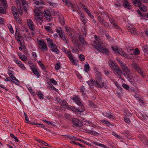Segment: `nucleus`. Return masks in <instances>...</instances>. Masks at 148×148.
<instances>
[{"mask_svg": "<svg viewBox=\"0 0 148 148\" xmlns=\"http://www.w3.org/2000/svg\"><path fill=\"white\" fill-rule=\"evenodd\" d=\"M97 75L95 80V86L99 88L104 87L106 88V84L102 82L103 78L102 75L99 73L97 74Z\"/></svg>", "mask_w": 148, "mask_h": 148, "instance_id": "obj_1", "label": "nucleus"}, {"mask_svg": "<svg viewBox=\"0 0 148 148\" xmlns=\"http://www.w3.org/2000/svg\"><path fill=\"white\" fill-rule=\"evenodd\" d=\"M94 42L95 44V45H94V46L96 49L99 50L102 53L108 54V50L104 47H101V41H99L98 39H96L94 41Z\"/></svg>", "mask_w": 148, "mask_h": 148, "instance_id": "obj_2", "label": "nucleus"}, {"mask_svg": "<svg viewBox=\"0 0 148 148\" xmlns=\"http://www.w3.org/2000/svg\"><path fill=\"white\" fill-rule=\"evenodd\" d=\"M110 68L113 71L114 73L119 77L121 76V70L119 68L118 65L116 64H113L110 65Z\"/></svg>", "mask_w": 148, "mask_h": 148, "instance_id": "obj_3", "label": "nucleus"}, {"mask_svg": "<svg viewBox=\"0 0 148 148\" xmlns=\"http://www.w3.org/2000/svg\"><path fill=\"white\" fill-rule=\"evenodd\" d=\"M118 62L124 72L123 73V75L125 76L126 75L127 76L130 74V71L128 69L127 67L126 64L120 60H119Z\"/></svg>", "mask_w": 148, "mask_h": 148, "instance_id": "obj_4", "label": "nucleus"}, {"mask_svg": "<svg viewBox=\"0 0 148 148\" xmlns=\"http://www.w3.org/2000/svg\"><path fill=\"white\" fill-rule=\"evenodd\" d=\"M38 48L42 51H47L48 50L47 44L43 40H40L38 42Z\"/></svg>", "mask_w": 148, "mask_h": 148, "instance_id": "obj_5", "label": "nucleus"}, {"mask_svg": "<svg viewBox=\"0 0 148 148\" xmlns=\"http://www.w3.org/2000/svg\"><path fill=\"white\" fill-rule=\"evenodd\" d=\"M72 121L74 126L80 127L83 125V123L82 121L77 119L73 118L72 119Z\"/></svg>", "mask_w": 148, "mask_h": 148, "instance_id": "obj_6", "label": "nucleus"}, {"mask_svg": "<svg viewBox=\"0 0 148 148\" xmlns=\"http://www.w3.org/2000/svg\"><path fill=\"white\" fill-rule=\"evenodd\" d=\"M98 20L100 23L104 27H108L109 26L108 23L106 22L101 16H98Z\"/></svg>", "mask_w": 148, "mask_h": 148, "instance_id": "obj_7", "label": "nucleus"}, {"mask_svg": "<svg viewBox=\"0 0 148 148\" xmlns=\"http://www.w3.org/2000/svg\"><path fill=\"white\" fill-rule=\"evenodd\" d=\"M71 99L72 100L75 101V102H76V104L79 106L81 107H83V104L81 102V99H79L78 97L76 96H74Z\"/></svg>", "mask_w": 148, "mask_h": 148, "instance_id": "obj_8", "label": "nucleus"}, {"mask_svg": "<svg viewBox=\"0 0 148 148\" xmlns=\"http://www.w3.org/2000/svg\"><path fill=\"white\" fill-rule=\"evenodd\" d=\"M139 104L141 107V108L142 109H143L146 107V101L144 98L140 96H139Z\"/></svg>", "mask_w": 148, "mask_h": 148, "instance_id": "obj_9", "label": "nucleus"}, {"mask_svg": "<svg viewBox=\"0 0 148 148\" xmlns=\"http://www.w3.org/2000/svg\"><path fill=\"white\" fill-rule=\"evenodd\" d=\"M139 138H140V140L145 145L148 146V139L146 138L145 135L140 134L139 135Z\"/></svg>", "mask_w": 148, "mask_h": 148, "instance_id": "obj_10", "label": "nucleus"}, {"mask_svg": "<svg viewBox=\"0 0 148 148\" xmlns=\"http://www.w3.org/2000/svg\"><path fill=\"white\" fill-rule=\"evenodd\" d=\"M27 23L30 29L32 31L34 30L35 27L33 21L31 20L28 19L27 20Z\"/></svg>", "mask_w": 148, "mask_h": 148, "instance_id": "obj_11", "label": "nucleus"}, {"mask_svg": "<svg viewBox=\"0 0 148 148\" xmlns=\"http://www.w3.org/2000/svg\"><path fill=\"white\" fill-rule=\"evenodd\" d=\"M111 47L112 50L115 52H117L118 53L120 54L121 55H123L124 52L122 51V49H118V47H115L113 46H112Z\"/></svg>", "mask_w": 148, "mask_h": 148, "instance_id": "obj_12", "label": "nucleus"}, {"mask_svg": "<svg viewBox=\"0 0 148 148\" xmlns=\"http://www.w3.org/2000/svg\"><path fill=\"white\" fill-rule=\"evenodd\" d=\"M34 3L36 5L35 6L36 8H42V5L44 4V2L42 0H35L34 1Z\"/></svg>", "mask_w": 148, "mask_h": 148, "instance_id": "obj_13", "label": "nucleus"}, {"mask_svg": "<svg viewBox=\"0 0 148 148\" xmlns=\"http://www.w3.org/2000/svg\"><path fill=\"white\" fill-rule=\"evenodd\" d=\"M44 14L45 16L46 17L47 19L50 21L51 18V15L50 12L47 10H45L44 12Z\"/></svg>", "mask_w": 148, "mask_h": 148, "instance_id": "obj_14", "label": "nucleus"}, {"mask_svg": "<svg viewBox=\"0 0 148 148\" xmlns=\"http://www.w3.org/2000/svg\"><path fill=\"white\" fill-rule=\"evenodd\" d=\"M123 5L125 8L128 9L131 8V6L130 4L127 0H123Z\"/></svg>", "mask_w": 148, "mask_h": 148, "instance_id": "obj_15", "label": "nucleus"}, {"mask_svg": "<svg viewBox=\"0 0 148 148\" xmlns=\"http://www.w3.org/2000/svg\"><path fill=\"white\" fill-rule=\"evenodd\" d=\"M127 29L132 34H135L136 33V30L135 28L133 27L131 25L127 26Z\"/></svg>", "mask_w": 148, "mask_h": 148, "instance_id": "obj_16", "label": "nucleus"}, {"mask_svg": "<svg viewBox=\"0 0 148 148\" xmlns=\"http://www.w3.org/2000/svg\"><path fill=\"white\" fill-rule=\"evenodd\" d=\"M47 40L48 42V45L50 48H52V47L53 46L55 47L56 46V45L53 44V41L52 39L48 38L47 39Z\"/></svg>", "mask_w": 148, "mask_h": 148, "instance_id": "obj_17", "label": "nucleus"}, {"mask_svg": "<svg viewBox=\"0 0 148 148\" xmlns=\"http://www.w3.org/2000/svg\"><path fill=\"white\" fill-rule=\"evenodd\" d=\"M102 114L107 118L109 119H113L114 117V115L112 113L110 112H106L105 113V114L104 113H102Z\"/></svg>", "mask_w": 148, "mask_h": 148, "instance_id": "obj_18", "label": "nucleus"}, {"mask_svg": "<svg viewBox=\"0 0 148 148\" xmlns=\"http://www.w3.org/2000/svg\"><path fill=\"white\" fill-rule=\"evenodd\" d=\"M139 9L143 12H146L147 11V8L144 5H142L141 2L139 1Z\"/></svg>", "mask_w": 148, "mask_h": 148, "instance_id": "obj_19", "label": "nucleus"}, {"mask_svg": "<svg viewBox=\"0 0 148 148\" xmlns=\"http://www.w3.org/2000/svg\"><path fill=\"white\" fill-rule=\"evenodd\" d=\"M78 13L79 15L80 16L81 19L84 24H85L86 23V20L84 18V14L80 11H79L78 12Z\"/></svg>", "mask_w": 148, "mask_h": 148, "instance_id": "obj_20", "label": "nucleus"}, {"mask_svg": "<svg viewBox=\"0 0 148 148\" xmlns=\"http://www.w3.org/2000/svg\"><path fill=\"white\" fill-rule=\"evenodd\" d=\"M56 14L59 16H58V20L61 23L62 25H64V22L63 16L61 15L60 14H59V12L57 13Z\"/></svg>", "mask_w": 148, "mask_h": 148, "instance_id": "obj_21", "label": "nucleus"}, {"mask_svg": "<svg viewBox=\"0 0 148 148\" xmlns=\"http://www.w3.org/2000/svg\"><path fill=\"white\" fill-rule=\"evenodd\" d=\"M14 17V18L16 21L17 23H20L21 22V20L19 18V15L18 14V12L13 14Z\"/></svg>", "mask_w": 148, "mask_h": 148, "instance_id": "obj_22", "label": "nucleus"}, {"mask_svg": "<svg viewBox=\"0 0 148 148\" xmlns=\"http://www.w3.org/2000/svg\"><path fill=\"white\" fill-rule=\"evenodd\" d=\"M4 8L2 5H0V14H5L6 13V8Z\"/></svg>", "mask_w": 148, "mask_h": 148, "instance_id": "obj_23", "label": "nucleus"}, {"mask_svg": "<svg viewBox=\"0 0 148 148\" xmlns=\"http://www.w3.org/2000/svg\"><path fill=\"white\" fill-rule=\"evenodd\" d=\"M34 12L36 16H42V13L41 12L40 10L37 8L34 10Z\"/></svg>", "mask_w": 148, "mask_h": 148, "instance_id": "obj_24", "label": "nucleus"}, {"mask_svg": "<svg viewBox=\"0 0 148 148\" xmlns=\"http://www.w3.org/2000/svg\"><path fill=\"white\" fill-rule=\"evenodd\" d=\"M65 29L67 32V34L70 36H71L72 34L71 32V30L70 28L68 26H66L65 27Z\"/></svg>", "mask_w": 148, "mask_h": 148, "instance_id": "obj_25", "label": "nucleus"}, {"mask_svg": "<svg viewBox=\"0 0 148 148\" xmlns=\"http://www.w3.org/2000/svg\"><path fill=\"white\" fill-rule=\"evenodd\" d=\"M132 67L133 69L137 71L138 72H139L138 65V64L134 63L132 64Z\"/></svg>", "mask_w": 148, "mask_h": 148, "instance_id": "obj_26", "label": "nucleus"}, {"mask_svg": "<svg viewBox=\"0 0 148 148\" xmlns=\"http://www.w3.org/2000/svg\"><path fill=\"white\" fill-rule=\"evenodd\" d=\"M139 75L143 78H145L146 76L145 72L142 69L139 68Z\"/></svg>", "mask_w": 148, "mask_h": 148, "instance_id": "obj_27", "label": "nucleus"}, {"mask_svg": "<svg viewBox=\"0 0 148 148\" xmlns=\"http://www.w3.org/2000/svg\"><path fill=\"white\" fill-rule=\"evenodd\" d=\"M0 5H1L4 7V8H7L8 7V4L6 0H0Z\"/></svg>", "mask_w": 148, "mask_h": 148, "instance_id": "obj_28", "label": "nucleus"}, {"mask_svg": "<svg viewBox=\"0 0 148 148\" xmlns=\"http://www.w3.org/2000/svg\"><path fill=\"white\" fill-rule=\"evenodd\" d=\"M124 114L127 116H130L132 115V113L126 110H125L123 111Z\"/></svg>", "mask_w": 148, "mask_h": 148, "instance_id": "obj_29", "label": "nucleus"}, {"mask_svg": "<svg viewBox=\"0 0 148 148\" xmlns=\"http://www.w3.org/2000/svg\"><path fill=\"white\" fill-rule=\"evenodd\" d=\"M51 50L53 52L55 53L56 54H58L60 53L59 51L57 48L56 45L52 47V48H51Z\"/></svg>", "mask_w": 148, "mask_h": 148, "instance_id": "obj_30", "label": "nucleus"}, {"mask_svg": "<svg viewBox=\"0 0 148 148\" xmlns=\"http://www.w3.org/2000/svg\"><path fill=\"white\" fill-rule=\"evenodd\" d=\"M79 39L82 45H86V43L84 39L82 36H79Z\"/></svg>", "mask_w": 148, "mask_h": 148, "instance_id": "obj_31", "label": "nucleus"}, {"mask_svg": "<svg viewBox=\"0 0 148 148\" xmlns=\"http://www.w3.org/2000/svg\"><path fill=\"white\" fill-rule=\"evenodd\" d=\"M21 2L22 3V5L23 6V8L24 10L26 11L27 8V4L25 0H21Z\"/></svg>", "mask_w": 148, "mask_h": 148, "instance_id": "obj_32", "label": "nucleus"}, {"mask_svg": "<svg viewBox=\"0 0 148 148\" xmlns=\"http://www.w3.org/2000/svg\"><path fill=\"white\" fill-rule=\"evenodd\" d=\"M60 37L64 41V42L66 44H68V41L66 40V36H65L63 34H60Z\"/></svg>", "mask_w": 148, "mask_h": 148, "instance_id": "obj_33", "label": "nucleus"}, {"mask_svg": "<svg viewBox=\"0 0 148 148\" xmlns=\"http://www.w3.org/2000/svg\"><path fill=\"white\" fill-rule=\"evenodd\" d=\"M95 81H93L92 79H91L90 81H88L87 83L88 84L89 86L91 88H92V86L93 85H94L95 86Z\"/></svg>", "mask_w": 148, "mask_h": 148, "instance_id": "obj_34", "label": "nucleus"}, {"mask_svg": "<svg viewBox=\"0 0 148 148\" xmlns=\"http://www.w3.org/2000/svg\"><path fill=\"white\" fill-rule=\"evenodd\" d=\"M31 70L34 73V74H35L36 76L38 77L39 75V73L37 70V69L34 67L32 68Z\"/></svg>", "mask_w": 148, "mask_h": 148, "instance_id": "obj_35", "label": "nucleus"}, {"mask_svg": "<svg viewBox=\"0 0 148 148\" xmlns=\"http://www.w3.org/2000/svg\"><path fill=\"white\" fill-rule=\"evenodd\" d=\"M82 129L83 130H84V131L87 133L93 134L94 132L93 131L87 130L86 128H85L84 126L82 127Z\"/></svg>", "mask_w": 148, "mask_h": 148, "instance_id": "obj_36", "label": "nucleus"}, {"mask_svg": "<svg viewBox=\"0 0 148 148\" xmlns=\"http://www.w3.org/2000/svg\"><path fill=\"white\" fill-rule=\"evenodd\" d=\"M110 22L114 26V28L119 29H120V27L117 24L115 23L114 22L113 20L112 19H110Z\"/></svg>", "mask_w": 148, "mask_h": 148, "instance_id": "obj_37", "label": "nucleus"}, {"mask_svg": "<svg viewBox=\"0 0 148 148\" xmlns=\"http://www.w3.org/2000/svg\"><path fill=\"white\" fill-rule=\"evenodd\" d=\"M36 93L40 99H43V95L40 91H37Z\"/></svg>", "mask_w": 148, "mask_h": 148, "instance_id": "obj_38", "label": "nucleus"}, {"mask_svg": "<svg viewBox=\"0 0 148 148\" xmlns=\"http://www.w3.org/2000/svg\"><path fill=\"white\" fill-rule=\"evenodd\" d=\"M21 59L23 61H25L27 59V57L24 55H22L21 54L18 55Z\"/></svg>", "mask_w": 148, "mask_h": 148, "instance_id": "obj_39", "label": "nucleus"}, {"mask_svg": "<svg viewBox=\"0 0 148 148\" xmlns=\"http://www.w3.org/2000/svg\"><path fill=\"white\" fill-rule=\"evenodd\" d=\"M139 16L142 17L141 19L144 18H143L147 17L148 18V13L144 14L139 11Z\"/></svg>", "mask_w": 148, "mask_h": 148, "instance_id": "obj_40", "label": "nucleus"}, {"mask_svg": "<svg viewBox=\"0 0 148 148\" xmlns=\"http://www.w3.org/2000/svg\"><path fill=\"white\" fill-rule=\"evenodd\" d=\"M101 15L103 16L104 18H109V21H110V19L109 16V15L108 14L106 13L105 12H102L101 13Z\"/></svg>", "mask_w": 148, "mask_h": 148, "instance_id": "obj_41", "label": "nucleus"}, {"mask_svg": "<svg viewBox=\"0 0 148 148\" xmlns=\"http://www.w3.org/2000/svg\"><path fill=\"white\" fill-rule=\"evenodd\" d=\"M90 66L88 64H86L84 66V69L86 72H87L89 70Z\"/></svg>", "mask_w": 148, "mask_h": 148, "instance_id": "obj_42", "label": "nucleus"}, {"mask_svg": "<svg viewBox=\"0 0 148 148\" xmlns=\"http://www.w3.org/2000/svg\"><path fill=\"white\" fill-rule=\"evenodd\" d=\"M45 28L46 31L48 32H52V29L50 27L48 26H46L45 27Z\"/></svg>", "mask_w": 148, "mask_h": 148, "instance_id": "obj_43", "label": "nucleus"}, {"mask_svg": "<svg viewBox=\"0 0 148 148\" xmlns=\"http://www.w3.org/2000/svg\"><path fill=\"white\" fill-rule=\"evenodd\" d=\"M134 5L136 7L139 5V0H132Z\"/></svg>", "mask_w": 148, "mask_h": 148, "instance_id": "obj_44", "label": "nucleus"}, {"mask_svg": "<svg viewBox=\"0 0 148 148\" xmlns=\"http://www.w3.org/2000/svg\"><path fill=\"white\" fill-rule=\"evenodd\" d=\"M82 107V108H76L75 109V110L77 112H83L85 110V108L83 107Z\"/></svg>", "mask_w": 148, "mask_h": 148, "instance_id": "obj_45", "label": "nucleus"}, {"mask_svg": "<svg viewBox=\"0 0 148 148\" xmlns=\"http://www.w3.org/2000/svg\"><path fill=\"white\" fill-rule=\"evenodd\" d=\"M78 57L79 60L81 61H84L85 59L84 56L82 54H80L79 55Z\"/></svg>", "mask_w": 148, "mask_h": 148, "instance_id": "obj_46", "label": "nucleus"}, {"mask_svg": "<svg viewBox=\"0 0 148 148\" xmlns=\"http://www.w3.org/2000/svg\"><path fill=\"white\" fill-rule=\"evenodd\" d=\"M11 10L12 11L13 14H15V13L18 12L16 8L14 6L12 7L11 9Z\"/></svg>", "mask_w": 148, "mask_h": 148, "instance_id": "obj_47", "label": "nucleus"}, {"mask_svg": "<svg viewBox=\"0 0 148 148\" xmlns=\"http://www.w3.org/2000/svg\"><path fill=\"white\" fill-rule=\"evenodd\" d=\"M142 49L145 52L148 54V47L143 46L142 47Z\"/></svg>", "mask_w": 148, "mask_h": 148, "instance_id": "obj_48", "label": "nucleus"}, {"mask_svg": "<svg viewBox=\"0 0 148 148\" xmlns=\"http://www.w3.org/2000/svg\"><path fill=\"white\" fill-rule=\"evenodd\" d=\"M47 84L49 85V87L53 90H55L56 88L49 82H47Z\"/></svg>", "mask_w": 148, "mask_h": 148, "instance_id": "obj_49", "label": "nucleus"}, {"mask_svg": "<svg viewBox=\"0 0 148 148\" xmlns=\"http://www.w3.org/2000/svg\"><path fill=\"white\" fill-rule=\"evenodd\" d=\"M56 32H57L59 34V36L62 34V30L61 27H59L57 28L56 29Z\"/></svg>", "mask_w": 148, "mask_h": 148, "instance_id": "obj_50", "label": "nucleus"}, {"mask_svg": "<svg viewBox=\"0 0 148 148\" xmlns=\"http://www.w3.org/2000/svg\"><path fill=\"white\" fill-rule=\"evenodd\" d=\"M122 86L123 88L126 90H128L129 88V86L125 84H122Z\"/></svg>", "mask_w": 148, "mask_h": 148, "instance_id": "obj_51", "label": "nucleus"}, {"mask_svg": "<svg viewBox=\"0 0 148 148\" xmlns=\"http://www.w3.org/2000/svg\"><path fill=\"white\" fill-rule=\"evenodd\" d=\"M12 80H15L16 82H15L14 81H13L12 82L14 83H15L16 84H17L18 83V80L14 76V75L12 77H11Z\"/></svg>", "mask_w": 148, "mask_h": 148, "instance_id": "obj_52", "label": "nucleus"}, {"mask_svg": "<svg viewBox=\"0 0 148 148\" xmlns=\"http://www.w3.org/2000/svg\"><path fill=\"white\" fill-rule=\"evenodd\" d=\"M10 136L12 138H13L14 139H15V141L16 142H18V140L17 139V138L15 136H14L13 134H12L11 133L10 134Z\"/></svg>", "mask_w": 148, "mask_h": 148, "instance_id": "obj_53", "label": "nucleus"}, {"mask_svg": "<svg viewBox=\"0 0 148 148\" xmlns=\"http://www.w3.org/2000/svg\"><path fill=\"white\" fill-rule=\"evenodd\" d=\"M70 61H71V63L72 64L75 66L77 65V62L74 58L70 60Z\"/></svg>", "mask_w": 148, "mask_h": 148, "instance_id": "obj_54", "label": "nucleus"}, {"mask_svg": "<svg viewBox=\"0 0 148 148\" xmlns=\"http://www.w3.org/2000/svg\"><path fill=\"white\" fill-rule=\"evenodd\" d=\"M67 56L68 57L70 60H71L72 59H73V55L72 54L71 52H69V53H68Z\"/></svg>", "mask_w": 148, "mask_h": 148, "instance_id": "obj_55", "label": "nucleus"}, {"mask_svg": "<svg viewBox=\"0 0 148 148\" xmlns=\"http://www.w3.org/2000/svg\"><path fill=\"white\" fill-rule=\"evenodd\" d=\"M23 70H25L26 69L24 65L23 64H22L21 62V63L20 64L18 65Z\"/></svg>", "mask_w": 148, "mask_h": 148, "instance_id": "obj_56", "label": "nucleus"}, {"mask_svg": "<svg viewBox=\"0 0 148 148\" xmlns=\"http://www.w3.org/2000/svg\"><path fill=\"white\" fill-rule=\"evenodd\" d=\"M16 3L17 5V7H19L21 6V0H16Z\"/></svg>", "mask_w": 148, "mask_h": 148, "instance_id": "obj_57", "label": "nucleus"}, {"mask_svg": "<svg viewBox=\"0 0 148 148\" xmlns=\"http://www.w3.org/2000/svg\"><path fill=\"white\" fill-rule=\"evenodd\" d=\"M85 123H84V125H86L87 126H91L90 123H91V122L90 121H84Z\"/></svg>", "mask_w": 148, "mask_h": 148, "instance_id": "obj_58", "label": "nucleus"}, {"mask_svg": "<svg viewBox=\"0 0 148 148\" xmlns=\"http://www.w3.org/2000/svg\"><path fill=\"white\" fill-rule=\"evenodd\" d=\"M50 82L53 83L54 85H56L57 84L56 81L53 78L51 79L50 80Z\"/></svg>", "mask_w": 148, "mask_h": 148, "instance_id": "obj_59", "label": "nucleus"}, {"mask_svg": "<svg viewBox=\"0 0 148 148\" xmlns=\"http://www.w3.org/2000/svg\"><path fill=\"white\" fill-rule=\"evenodd\" d=\"M42 19V16H36L35 17V19L36 21L38 20H41Z\"/></svg>", "mask_w": 148, "mask_h": 148, "instance_id": "obj_60", "label": "nucleus"}, {"mask_svg": "<svg viewBox=\"0 0 148 148\" xmlns=\"http://www.w3.org/2000/svg\"><path fill=\"white\" fill-rule=\"evenodd\" d=\"M69 8H74L75 7V5L69 2V4H68Z\"/></svg>", "mask_w": 148, "mask_h": 148, "instance_id": "obj_61", "label": "nucleus"}, {"mask_svg": "<svg viewBox=\"0 0 148 148\" xmlns=\"http://www.w3.org/2000/svg\"><path fill=\"white\" fill-rule=\"evenodd\" d=\"M14 62L18 65L20 64L21 63V62L18 60L16 58H15L14 59Z\"/></svg>", "mask_w": 148, "mask_h": 148, "instance_id": "obj_62", "label": "nucleus"}, {"mask_svg": "<svg viewBox=\"0 0 148 148\" xmlns=\"http://www.w3.org/2000/svg\"><path fill=\"white\" fill-rule=\"evenodd\" d=\"M121 56H123V57L128 59H131V58L130 57H129L128 55L125 52H124L123 55H122Z\"/></svg>", "mask_w": 148, "mask_h": 148, "instance_id": "obj_63", "label": "nucleus"}, {"mask_svg": "<svg viewBox=\"0 0 148 148\" xmlns=\"http://www.w3.org/2000/svg\"><path fill=\"white\" fill-rule=\"evenodd\" d=\"M8 27L11 33H14V31L13 30L12 26L10 25L9 26H8Z\"/></svg>", "mask_w": 148, "mask_h": 148, "instance_id": "obj_64", "label": "nucleus"}]
</instances>
